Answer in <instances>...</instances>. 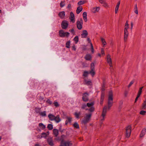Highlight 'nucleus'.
Instances as JSON below:
<instances>
[{
	"instance_id": "obj_1",
	"label": "nucleus",
	"mask_w": 146,
	"mask_h": 146,
	"mask_svg": "<svg viewBox=\"0 0 146 146\" xmlns=\"http://www.w3.org/2000/svg\"><path fill=\"white\" fill-rule=\"evenodd\" d=\"M113 103V95L112 92L110 91L109 93L108 102V106H105L103 109L102 111L101 118V120L103 121L104 120L105 117L106 115L107 111L108 110H110L111 107L112 106Z\"/></svg>"
},
{
	"instance_id": "obj_2",
	"label": "nucleus",
	"mask_w": 146,
	"mask_h": 146,
	"mask_svg": "<svg viewBox=\"0 0 146 146\" xmlns=\"http://www.w3.org/2000/svg\"><path fill=\"white\" fill-rule=\"evenodd\" d=\"M92 116V114L90 113L86 114V116L81 121L82 123L86 124L89 122Z\"/></svg>"
},
{
	"instance_id": "obj_3",
	"label": "nucleus",
	"mask_w": 146,
	"mask_h": 146,
	"mask_svg": "<svg viewBox=\"0 0 146 146\" xmlns=\"http://www.w3.org/2000/svg\"><path fill=\"white\" fill-rule=\"evenodd\" d=\"M83 20L82 19L78 20L76 22V26L78 30H81L82 28Z\"/></svg>"
},
{
	"instance_id": "obj_4",
	"label": "nucleus",
	"mask_w": 146,
	"mask_h": 146,
	"mask_svg": "<svg viewBox=\"0 0 146 146\" xmlns=\"http://www.w3.org/2000/svg\"><path fill=\"white\" fill-rule=\"evenodd\" d=\"M55 140L60 142V146H64V135H62L60 137L55 139Z\"/></svg>"
},
{
	"instance_id": "obj_5",
	"label": "nucleus",
	"mask_w": 146,
	"mask_h": 146,
	"mask_svg": "<svg viewBox=\"0 0 146 146\" xmlns=\"http://www.w3.org/2000/svg\"><path fill=\"white\" fill-rule=\"evenodd\" d=\"M131 126L130 125L127 126L126 129V136L128 138L131 135Z\"/></svg>"
},
{
	"instance_id": "obj_6",
	"label": "nucleus",
	"mask_w": 146,
	"mask_h": 146,
	"mask_svg": "<svg viewBox=\"0 0 146 146\" xmlns=\"http://www.w3.org/2000/svg\"><path fill=\"white\" fill-rule=\"evenodd\" d=\"M70 21L72 23L75 22V15L72 12H71L70 13V16L69 18Z\"/></svg>"
},
{
	"instance_id": "obj_7",
	"label": "nucleus",
	"mask_w": 146,
	"mask_h": 146,
	"mask_svg": "<svg viewBox=\"0 0 146 146\" xmlns=\"http://www.w3.org/2000/svg\"><path fill=\"white\" fill-rule=\"evenodd\" d=\"M88 96L89 94L88 93L86 92L83 94L82 98L83 101L85 102H87L88 100Z\"/></svg>"
},
{
	"instance_id": "obj_8",
	"label": "nucleus",
	"mask_w": 146,
	"mask_h": 146,
	"mask_svg": "<svg viewBox=\"0 0 146 146\" xmlns=\"http://www.w3.org/2000/svg\"><path fill=\"white\" fill-rule=\"evenodd\" d=\"M107 62L109 64L110 66H111L112 65V60L111 58V56L109 54H108L107 56Z\"/></svg>"
},
{
	"instance_id": "obj_9",
	"label": "nucleus",
	"mask_w": 146,
	"mask_h": 146,
	"mask_svg": "<svg viewBox=\"0 0 146 146\" xmlns=\"http://www.w3.org/2000/svg\"><path fill=\"white\" fill-rule=\"evenodd\" d=\"M88 35L87 31L86 30H84L82 31V33L81 35L82 38H85Z\"/></svg>"
},
{
	"instance_id": "obj_10",
	"label": "nucleus",
	"mask_w": 146,
	"mask_h": 146,
	"mask_svg": "<svg viewBox=\"0 0 146 146\" xmlns=\"http://www.w3.org/2000/svg\"><path fill=\"white\" fill-rule=\"evenodd\" d=\"M47 142L50 145L52 146L54 145L53 141L52 138H48L47 139Z\"/></svg>"
},
{
	"instance_id": "obj_11",
	"label": "nucleus",
	"mask_w": 146,
	"mask_h": 146,
	"mask_svg": "<svg viewBox=\"0 0 146 146\" xmlns=\"http://www.w3.org/2000/svg\"><path fill=\"white\" fill-rule=\"evenodd\" d=\"M128 35V31H124V42H126L127 40Z\"/></svg>"
},
{
	"instance_id": "obj_12",
	"label": "nucleus",
	"mask_w": 146,
	"mask_h": 146,
	"mask_svg": "<svg viewBox=\"0 0 146 146\" xmlns=\"http://www.w3.org/2000/svg\"><path fill=\"white\" fill-rule=\"evenodd\" d=\"M100 8V7H93L92 9V12L94 13H96V12H98L99 11Z\"/></svg>"
},
{
	"instance_id": "obj_13",
	"label": "nucleus",
	"mask_w": 146,
	"mask_h": 146,
	"mask_svg": "<svg viewBox=\"0 0 146 146\" xmlns=\"http://www.w3.org/2000/svg\"><path fill=\"white\" fill-rule=\"evenodd\" d=\"M146 132V129L144 128L142 130L140 136L141 137H143L145 134Z\"/></svg>"
},
{
	"instance_id": "obj_14",
	"label": "nucleus",
	"mask_w": 146,
	"mask_h": 146,
	"mask_svg": "<svg viewBox=\"0 0 146 146\" xmlns=\"http://www.w3.org/2000/svg\"><path fill=\"white\" fill-rule=\"evenodd\" d=\"M53 133L54 136L57 137L58 134V129H54L53 130Z\"/></svg>"
},
{
	"instance_id": "obj_15",
	"label": "nucleus",
	"mask_w": 146,
	"mask_h": 146,
	"mask_svg": "<svg viewBox=\"0 0 146 146\" xmlns=\"http://www.w3.org/2000/svg\"><path fill=\"white\" fill-rule=\"evenodd\" d=\"M82 6H79L78 7L76 11V13L77 14H79L82 10Z\"/></svg>"
},
{
	"instance_id": "obj_16",
	"label": "nucleus",
	"mask_w": 146,
	"mask_h": 146,
	"mask_svg": "<svg viewBox=\"0 0 146 146\" xmlns=\"http://www.w3.org/2000/svg\"><path fill=\"white\" fill-rule=\"evenodd\" d=\"M55 116L52 114H49L48 115V117L51 121L54 120Z\"/></svg>"
},
{
	"instance_id": "obj_17",
	"label": "nucleus",
	"mask_w": 146,
	"mask_h": 146,
	"mask_svg": "<svg viewBox=\"0 0 146 146\" xmlns=\"http://www.w3.org/2000/svg\"><path fill=\"white\" fill-rule=\"evenodd\" d=\"M54 120H55L56 122L58 123L60 121L61 119H60L59 116L57 115L55 117V119Z\"/></svg>"
},
{
	"instance_id": "obj_18",
	"label": "nucleus",
	"mask_w": 146,
	"mask_h": 146,
	"mask_svg": "<svg viewBox=\"0 0 146 146\" xmlns=\"http://www.w3.org/2000/svg\"><path fill=\"white\" fill-rule=\"evenodd\" d=\"M67 120L65 121V124H67L68 122H69L70 124V125L72 121V118L70 117H67Z\"/></svg>"
},
{
	"instance_id": "obj_19",
	"label": "nucleus",
	"mask_w": 146,
	"mask_h": 146,
	"mask_svg": "<svg viewBox=\"0 0 146 146\" xmlns=\"http://www.w3.org/2000/svg\"><path fill=\"white\" fill-rule=\"evenodd\" d=\"M142 109L145 110L146 109V98L145 99L142 104Z\"/></svg>"
},
{
	"instance_id": "obj_20",
	"label": "nucleus",
	"mask_w": 146,
	"mask_h": 146,
	"mask_svg": "<svg viewBox=\"0 0 146 146\" xmlns=\"http://www.w3.org/2000/svg\"><path fill=\"white\" fill-rule=\"evenodd\" d=\"M92 83L91 81L90 80H85L84 82V84L87 85H90Z\"/></svg>"
},
{
	"instance_id": "obj_21",
	"label": "nucleus",
	"mask_w": 146,
	"mask_h": 146,
	"mask_svg": "<svg viewBox=\"0 0 146 146\" xmlns=\"http://www.w3.org/2000/svg\"><path fill=\"white\" fill-rule=\"evenodd\" d=\"M72 145V143L71 141H64V146H70Z\"/></svg>"
},
{
	"instance_id": "obj_22",
	"label": "nucleus",
	"mask_w": 146,
	"mask_h": 146,
	"mask_svg": "<svg viewBox=\"0 0 146 146\" xmlns=\"http://www.w3.org/2000/svg\"><path fill=\"white\" fill-rule=\"evenodd\" d=\"M59 35L60 37H64V31L62 30H60L59 32Z\"/></svg>"
},
{
	"instance_id": "obj_23",
	"label": "nucleus",
	"mask_w": 146,
	"mask_h": 146,
	"mask_svg": "<svg viewBox=\"0 0 146 146\" xmlns=\"http://www.w3.org/2000/svg\"><path fill=\"white\" fill-rule=\"evenodd\" d=\"M85 58L86 60H90L91 59V55L89 54H87L85 56Z\"/></svg>"
},
{
	"instance_id": "obj_24",
	"label": "nucleus",
	"mask_w": 146,
	"mask_h": 146,
	"mask_svg": "<svg viewBox=\"0 0 146 146\" xmlns=\"http://www.w3.org/2000/svg\"><path fill=\"white\" fill-rule=\"evenodd\" d=\"M38 126L39 127L42 129H44L45 127L46 126L44 125L42 123H40L39 124Z\"/></svg>"
},
{
	"instance_id": "obj_25",
	"label": "nucleus",
	"mask_w": 146,
	"mask_h": 146,
	"mask_svg": "<svg viewBox=\"0 0 146 146\" xmlns=\"http://www.w3.org/2000/svg\"><path fill=\"white\" fill-rule=\"evenodd\" d=\"M68 22L67 21H64V29H66L68 27Z\"/></svg>"
},
{
	"instance_id": "obj_26",
	"label": "nucleus",
	"mask_w": 146,
	"mask_h": 146,
	"mask_svg": "<svg viewBox=\"0 0 146 146\" xmlns=\"http://www.w3.org/2000/svg\"><path fill=\"white\" fill-rule=\"evenodd\" d=\"M58 15L61 18H64V11H63L60 12Z\"/></svg>"
},
{
	"instance_id": "obj_27",
	"label": "nucleus",
	"mask_w": 146,
	"mask_h": 146,
	"mask_svg": "<svg viewBox=\"0 0 146 146\" xmlns=\"http://www.w3.org/2000/svg\"><path fill=\"white\" fill-rule=\"evenodd\" d=\"M94 103L93 102H91L90 103H88L87 104V106L89 108H90L93 106Z\"/></svg>"
},
{
	"instance_id": "obj_28",
	"label": "nucleus",
	"mask_w": 146,
	"mask_h": 146,
	"mask_svg": "<svg viewBox=\"0 0 146 146\" xmlns=\"http://www.w3.org/2000/svg\"><path fill=\"white\" fill-rule=\"evenodd\" d=\"M49 132L48 131L47 133H43L41 134V137H46L47 135H48Z\"/></svg>"
},
{
	"instance_id": "obj_29",
	"label": "nucleus",
	"mask_w": 146,
	"mask_h": 146,
	"mask_svg": "<svg viewBox=\"0 0 146 146\" xmlns=\"http://www.w3.org/2000/svg\"><path fill=\"white\" fill-rule=\"evenodd\" d=\"M86 110H88V111H90V112H92L94 110V108L93 106H92L91 107H90L89 109H86Z\"/></svg>"
},
{
	"instance_id": "obj_30",
	"label": "nucleus",
	"mask_w": 146,
	"mask_h": 146,
	"mask_svg": "<svg viewBox=\"0 0 146 146\" xmlns=\"http://www.w3.org/2000/svg\"><path fill=\"white\" fill-rule=\"evenodd\" d=\"M47 127L48 129L51 130L53 128V126L52 125L49 124L48 125Z\"/></svg>"
},
{
	"instance_id": "obj_31",
	"label": "nucleus",
	"mask_w": 146,
	"mask_h": 146,
	"mask_svg": "<svg viewBox=\"0 0 146 146\" xmlns=\"http://www.w3.org/2000/svg\"><path fill=\"white\" fill-rule=\"evenodd\" d=\"M94 70V69H91V70L90 72V74L92 76H93L95 74Z\"/></svg>"
},
{
	"instance_id": "obj_32",
	"label": "nucleus",
	"mask_w": 146,
	"mask_h": 146,
	"mask_svg": "<svg viewBox=\"0 0 146 146\" xmlns=\"http://www.w3.org/2000/svg\"><path fill=\"white\" fill-rule=\"evenodd\" d=\"M80 112L79 113H77V112H76L75 113L74 115H75L76 117L77 118H79V115H80Z\"/></svg>"
},
{
	"instance_id": "obj_33",
	"label": "nucleus",
	"mask_w": 146,
	"mask_h": 146,
	"mask_svg": "<svg viewBox=\"0 0 146 146\" xmlns=\"http://www.w3.org/2000/svg\"><path fill=\"white\" fill-rule=\"evenodd\" d=\"M73 126L74 128L78 129L79 128V125L77 122H75L73 125Z\"/></svg>"
},
{
	"instance_id": "obj_34",
	"label": "nucleus",
	"mask_w": 146,
	"mask_h": 146,
	"mask_svg": "<svg viewBox=\"0 0 146 146\" xmlns=\"http://www.w3.org/2000/svg\"><path fill=\"white\" fill-rule=\"evenodd\" d=\"M85 3V1H80L78 2V5H83Z\"/></svg>"
},
{
	"instance_id": "obj_35",
	"label": "nucleus",
	"mask_w": 146,
	"mask_h": 146,
	"mask_svg": "<svg viewBox=\"0 0 146 146\" xmlns=\"http://www.w3.org/2000/svg\"><path fill=\"white\" fill-rule=\"evenodd\" d=\"M39 114L40 115L42 116H45L46 115V111L40 112L39 113Z\"/></svg>"
},
{
	"instance_id": "obj_36",
	"label": "nucleus",
	"mask_w": 146,
	"mask_h": 146,
	"mask_svg": "<svg viewBox=\"0 0 146 146\" xmlns=\"http://www.w3.org/2000/svg\"><path fill=\"white\" fill-rule=\"evenodd\" d=\"M105 94L104 92H103L101 93V99L100 100H104V98Z\"/></svg>"
},
{
	"instance_id": "obj_37",
	"label": "nucleus",
	"mask_w": 146,
	"mask_h": 146,
	"mask_svg": "<svg viewBox=\"0 0 146 146\" xmlns=\"http://www.w3.org/2000/svg\"><path fill=\"white\" fill-rule=\"evenodd\" d=\"M101 41L102 43V44L104 46L106 45V43L105 41V40L103 38H101Z\"/></svg>"
},
{
	"instance_id": "obj_38",
	"label": "nucleus",
	"mask_w": 146,
	"mask_h": 146,
	"mask_svg": "<svg viewBox=\"0 0 146 146\" xmlns=\"http://www.w3.org/2000/svg\"><path fill=\"white\" fill-rule=\"evenodd\" d=\"M78 37L77 36H76L74 39V40L75 42V43H77L78 41Z\"/></svg>"
},
{
	"instance_id": "obj_39",
	"label": "nucleus",
	"mask_w": 146,
	"mask_h": 146,
	"mask_svg": "<svg viewBox=\"0 0 146 146\" xmlns=\"http://www.w3.org/2000/svg\"><path fill=\"white\" fill-rule=\"evenodd\" d=\"M146 113V111L143 110H141L140 112L139 113L141 115H144Z\"/></svg>"
},
{
	"instance_id": "obj_40",
	"label": "nucleus",
	"mask_w": 146,
	"mask_h": 146,
	"mask_svg": "<svg viewBox=\"0 0 146 146\" xmlns=\"http://www.w3.org/2000/svg\"><path fill=\"white\" fill-rule=\"evenodd\" d=\"M70 44V41H68L66 43V47L67 48H69Z\"/></svg>"
},
{
	"instance_id": "obj_41",
	"label": "nucleus",
	"mask_w": 146,
	"mask_h": 146,
	"mask_svg": "<svg viewBox=\"0 0 146 146\" xmlns=\"http://www.w3.org/2000/svg\"><path fill=\"white\" fill-rule=\"evenodd\" d=\"M88 73V72L87 71H85L84 72V74H83V76L85 77H86L87 76Z\"/></svg>"
},
{
	"instance_id": "obj_42",
	"label": "nucleus",
	"mask_w": 146,
	"mask_h": 146,
	"mask_svg": "<svg viewBox=\"0 0 146 146\" xmlns=\"http://www.w3.org/2000/svg\"><path fill=\"white\" fill-rule=\"evenodd\" d=\"M91 51L92 53H93L94 52V50L93 48V46L92 45V43H91Z\"/></svg>"
},
{
	"instance_id": "obj_43",
	"label": "nucleus",
	"mask_w": 146,
	"mask_h": 146,
	"mask_svg": "<svg viewBox=\"0 0 146 146\" xmlns=\"http://www.w3.org/2000/svg\"><path fill=\"white\" fill-rule=\"evenodd\" d=\"M119 6H117V5H116V6L115 7V14L117 13V11H118V9L119 8Z\"/></svg>"
},
{
	"instance_id": "obj_44",
	"label": "nucleus",
	"mask_w": 146,
	"mask_h": 146,
	"mask_svg": "<svg viewBox=\"0 0 146 146\" xmlns=\"http://www.w3.org/2000/svg\"><path fill=\"white\" fill-rule=\"evenodd\" d=\"M64 36H66L68 37L70 35V33L69 32H64Z\"/></svg>"
},
{
	"instance_id": "obj_45",
	"label": "nucleus",
	"mask_w": 146,
	"mask_h": 146,
	"mask_svg": "<svg viewBox=\"0 0 146 146\" xmlns=\"http://www.w3.org/2000/svg\"><path fill=\"white\" fill-rule=\"evenodd\" d=\"M69 31L72 34L74 35L75 34L74 29H73L69 30Z\"/></svg>"
},
{
	"instance_id": "obj_46",
	"label": "nucleus",
	"mask_w": 146,
	"mask_h": 146,
	"mask_svg": "<svg viewBox=\"0 0 146 146\" xmlns=\"http://www.w3.org/2000/svg\"><path fill=\"white\" fill-rule=\"evenodd\" d=\"M134 80L131 81L130 83L129 84L128 86V88H129L134 83Z\"/></svg>"
},
{
	"instance_id": "obj_47",
	"label": "nucleus",
	"mask_w": 146,
	"mask_h": 146,
	"mask_svg": "<svg viewBox=\"0 0 146 146\" xmlns=\"http://www.w3.org/2000/svg\"><path fill=\"white\" fill-rule=\"evenodd\" d=\"M91 69H94V64L93 63H92L91 64Z\"/></svg>"
},
{
	"instance_id": "obj_48",
	"label": "nucleus",
	"mask_w": 146,
	"mask_h": 146,
	"mask_svg": "<svg viewBox=\"0 0 146 146\" xmlns=\"http://www.w3.org/2000/svg\"><path fill=\"white\" fill-rule=\"evenodd\" d=\"M87 106V104L86 105L85 104H83L82 105V109H84Z\"/></svg>"
},
{
	"instance_id": "obj_49",
	"label": "nucleus",
	"mask_w": 146,
	"mask_h": 146,
	"mask_svg": "<svg viewBox=\"0 0 146 146\" xmlns=\"http://www.w3.org/2000/svg\"><path fill=\"white\" fill-rule=\"evenodd\" d=\"M103 6L105 7H108V5L106 1L103 4Z\"/></svg>"
},
{
	"instance_id": "obj_50",
	"label": "nucleus",
	"mask_w": 146,
	"mask_h": 146,
	"mask_svg": "<svg viewBox=\"0 0 146 146\" xmlns=\"http://www.w3.org/2000/svg\"><path fill=\"white\" fill-rule=\"evenodd\" d=\"M143 88V87H140L139 89V90L138 92L140 93H141L142 92V89Z\"/></svg>"
},
{
	"instance_id": "obj_51",
	"label": "nucleus",
	"mask_w": 146,
	"mask_h": 146,
	"mask_svg": "<svg viewBox=\"0 0 146 146\" xmlns=\"http://www.w3.org/2000/svg\"><path fill=\"white\" fill-rule=\"evenodd\" d=\"M99 1L101 4H103L106 1L104 0H99Z\"/></svg>"
},
{
	"instance_id": "obj_52",
	"label": "nucleus",
	"mask_w": 146,
	"mask_h": 146,
	"mask_svg": "<svg viewBox=\"0 0 146 146\" xmlns=\"http://www.w3.org/2000/svg\"><path fill=\"white\" fill-rule=\"evenodd\" d=\"M54 106L56 107H57L59 106V104L58 102H55L54 103Z\"/></svg>"
},
{
	"instance_id": "obj_53",
	"label": "nucleus",
	"mask_w": 146,
	"mask_h": 146,
	"mask_svg": "<svg viewBox=\"0 0 146 146\" xmlns=\"http://www.w3.org/2000/svg\"><path fill=\"white\" fill-rule=\"evenodd\" d=\"M46 102L50 104H52V102L49 99H48L46 100Z\"/></svg>"
},
{
	"instance_id": "obj_54",
	"label": "nucleus",
	"mask_w": 146,
	"mask_h": 146,
	"mask_svg": "<svg viewBox=\"0 0 146 146\" xmlns=\"http://www.w3.org/2000/svg\"><path fill=\"white\" fill-rule=\"evenodd\" d=\"M87 13L86 12H84L83 13V17H87Z\"/></svg>"
},
{
	"instance_id": "obj_55",
	"label": "nucleus",
	"mask_w": 146,
	"mask_h": 146,
	"mask_svg": "<svg viewBox=\"0 0 146 146\" xmlns=\"http://www.w3.org/2000/svg\"><path fill=\"white\" fill-rule=\"evenodd\" d=\"M110 69L111 72L112 73L113 72V67L112 66V64L111 66H110Z\"/></svg>"
},
{
	"instance_id": "obj_56",
	"label": "nucleus",
	"mask_w": 146,
	"mask_h": 146,
	"mask_svg": "<svg viewBox=\"0 0 146 146\" xmlns=\"http://www.w3.org/2000/svg\"><path fill=\"white\" fill-rule=\"evenodd\" d=\"M61 26L62 29H64V20L62 22Z\"/></svg>"
},
{
	"instance_id": "obj_57",
	"label": "nucleus",
	"mask_w": 146,
	"mask_h": 146,
	"mask_svg": "<svg viewBox=\"0 0 146 146\" xmlns=\"http://www.w3.org/2000/svg\"><path fill=\"white\" fill-rule=\"evenodd\" d=\"M129 27H125V28L124 29V31H128L127 29H129Z\"/></svg>"
},
{
	"instance_id": "obj_58",
	"label": "nucleus",
	"mask_w": 146,
	"mask_h": 146,
	"mask_svg": "<svg viewBox=\"0 0 146 146\" xmlns=\"http://www.w3.org/2000/svg\"><path fill=\"white\" fill-rule=\"evenodd\" d=\"M101 52L102 54V55H105V53H104V50L103 48H102L101 49Z\"/></svg>"
},
{
	"instance_id": "obj_59",
	"label": "nucleus",
	"mask_w": 146,
	"mask_h": 146,
	"mask_svg": "<svg viewBox=\"0 0 146 146\" xmlns=\"http://www.w3.org/2000/svg\"><path fill=\"white\" fill-rule=\"evenodd\" d=\"M64 6V3L62 1H61L60 3V6L61 7H63Z\"/></svg>"
},
{
	"instance_id": "obj_60",
	"label": "nucleus",
	"mask_w": 146,
	"mask_h": 146,
	"mask_svg": "<svg viewBox=\"0 0 146 146\" xmlns=\"http://www.w3.org/2000/svg\"><path fill=\"white\" fill-rule=\"evenodd\" d=\"M87 40L88 41L89 43H90V44L91 45V43H92V42H91V40L89 38H87Z\"/></svg>"
},
{
	"instance_id": "obj_61",
	"label": "nucleus",
	"mask_w": 146,
	"mask_h": 146,
	"mask_svg": "<svg viewBox=\"0 0 146 146\" xmlns=\"http://www.w3.org/2000/svg\"><path fill=\"white\" fill-rule=\"evenodd\" d=\"M71 8V5L70 4H69L67 6V8L68 9H70Z\"/></svg>"
},
{
	"instance_id": "obj_62",
	"label": "nucleus",
	"mask_w": 146,
	"mask_h": 146,
	"mask_svg": "<svg viewBox=\"0 0 146 146\" xmlns=\"http://www.w3.org/2000/svg\"><path fill=\"white\" fill-rule=\"evenodd\" d=\"M129 25L128 23V21H126V23H125V27H129Z\"/></svg>"
},
{
	"instance_id": "obj_63",
	"label": "nucleus",
	"mask_w": 146,
	"mask_h": 146,
	"mask_svg": "<svg viewBox=\"0 0 146 146\" xmlns=\"http://www.w3.org/2000/svg\"><path fill=\"white\" fill-rule=\"evenodd\" d=\"M134 12L136 14H137V15L138 14V10L136 9V10H135Z\"/></svg>"
},
{
	"instance_id": "obj_64",
	"label": "nucleus",
	"mask_w": 146,
	"mask_h": 146,
	"mask_svg": "<svg viewBox=\"0 0 146 146\" xmlns=\"http://www.w3.org/2000/svg\"><path fill=\"white\" fill-rule=\"evenodd\" d=\"M35 146H42L41 145H40L39 143H36L35 144Z\"/></svg>"
}]
</instances>
